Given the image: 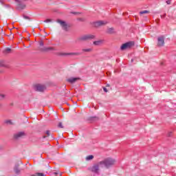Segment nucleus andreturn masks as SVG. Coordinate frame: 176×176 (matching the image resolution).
<instances>
[{
  "label": "nucleus",
  "mask_w": 176,
  "mask_h": 176,
  "mask_svg": "<svg viewBox=\"0 0 176 176\" xmlns=\"http://www.w3.org/2000/svg\"><path fill=\"white\" fill-rule=\"evenodd\" d=\"M115 164V160L112 158H107L103 161L99 162L100 167L102 168L105 167L106 168H109V167H112Z\"/></svg>",
  "instance_id": "nucleus-1"
},
{
  "label": "nucleus",
  "mask_w": 176,
  "mask_h": 176,
  "mask_svg": "<svg viewBox=\"0 0 176 176\" xmlns=\"http://www.w3.org/2000/svg\"><path fill=\"white\" fill-rule=\"evenodd\" d=\"M92 39H96L94 34H85L80 36L78 41H79V42H86L87 41H92Z\"/></svg>",
  "instance_id": "nucleus-2"
},
{
  "label": "nucleus",
  "mask_w": 176,
  "mask_h": 176,
  "mask_svg": "<svg viewBox=\"0 0 176 176\" xmlns=\"http://www.w3.org/2000/svg\"><path fill=\"white\" fill-rule=\"evenodd\" d=\"M133 46H134V42H126L121 45L120 50H126V49H130L131 47H133Z\"/></svg>",
  "instance_id": "nucleus-3"
},
{
  "label": "nucleus",
  "mask_w": 176,
  "mask_h": 176,
  "mask_svg": "<svg viewBox=\"0 0 176 176\" xmlns=\"http://www.w3.org/2000/svg\"><path fill=\"white\" fill-rule=\"evenodd\" d=\"M34 89L36 91H39L40 93H43L46 90V85L37 84L35 85Z\"/></svg>",
  "instance_id": "nucleus-4"
},
{
  "label": "nucleus",
  "mask_w": 176,
  "mask_h": 176,
  "mask_svg": "<svg viewBox=\"0 0 176 176\" xmlns=\"http://www.w3.org/2000/svg\"><path fill=\"white\" fill-rule=\"evenodd\" d=\"M25 135V132L24 131H20L18 133H16L14 134V140H20V138H22V137H24Z\"/></svg>",
  "instance_id": "nucleus-5"
},
{
  "label": "nucleus",
  "mask_w": 176,
  "mask_h": 176,
  "mask_svg": "<svg viewBox=\"0 0 176 176\" xmlns=\"http://www.w3.org/2000/svg\"><path fill=\"white\" fill-rule=\"evenodd\" d=\"M21 168H20V164L16 162L14 166V171L16 175H20V173H21Z\"/></svg>",
  "instance_id": "nucleus-6"
},
{
  "label": "nucleus",
  "mask_w": 176,
  "mask_h": 176,
  "mask_svg": "<svg viewBox=\"0 0 176 176\" xmlns=\"http://www.w3.org/2000/svg\"><path fill=\"white\" fill-rule=\"evenodd\" d=\"M157 46H159V47L164 46V36H161L157 38Z\"/></svg>",
  "instance_id": "nucleus-7"
},
{
  "label": "nucleus",
  "mask_w": 176,
  "mask_h": 176,
  "mask_svg": "<svg viewBox=\"0 0 176 176\" xmlns=\"http://www.w3.org/2000/svg\"><path fill=\"white\" fill-rule=\"evenodd\" d=\"M99 168H100V162H98V164H95L92 166L91 171L92 173H95L96 174H97V173H98Z\"/></svg>",
  "instance_id": "nucleus-8"
},
{
  "label": "nucleus",
  "mask_w": 176,
  "mask_h": 176,
  "mask_svg": "<svg viewBox=\"0 0 176 176\" xmlns=\"http://www.w3.org/2000/svg\"><path fill=\"white\" fill-rule=\"evenodd\" d=\"M78 80H79V78L71 77L67 80V82H68L69 83H71V85H74V83H75Z\"/></svg>",
  "instance_id": "nucleus-9"
},
{
  "label": "nucleus",
  "mask_w": 176,
  "mask_h": 176,
  "mask_svg": "<svg viewBox=\"0 0 176 176\" xmlns=\"http://www.w3.org/2000/svg\"><path fill=\"white\" fill-rule=\"evenodd\" d=\"M40 52H50L51 50H54V47H43L39 48Z\"/></svg>",
  "instance_id": "nucleus-10"
},
{
  "label": "nucleus",
  "mask_w": 176,
  "mask_h": 176,
  "mask_svg": "<svg viewBox=\"0 0 176 176\" xmlns=\"http://www.w3.org/2000/svg\"><path fill=\"white\" fill-rule=\"evenodd\" d=\"M105 25V23H92L91 26L94 27L95 28H100V27H102Z\"/></svg>",
  "instance_id": "nucleus-11"
},
{
  "label": "nucleus",
  "mask_w": 176,
  "mask_h": 176,
  "mask_svg": "<svg viewBox=\"0 0 176 176\" xmlns=\"http://www.w3.org/2000/svg\"><path fill=\"white\" fill-rule=\"evenodd\" d=\"M103 43H104L103 40H98V41H94L93 44L94 45V46H100V45H102Z\"/></svg>",
  "instance_id": "nucleus-12"
},
{
  "label": "nucleus",
  "mask_w": 176,
  "mask_h": 176,
  "mask_svg": "<svg viewBox=\"0 0 176 176\" xmlns=\"http://www.w3.org/2000/svg\"><path fill=\"white\" fill-rule=\"evenodd\" d=\"M3 54H9L12 53V49L9 47H6L3 51Z\"/></svg>",
  "instance_id": "nucleus-13"
},
{
  "label": "nucleus",
  "mask_w": 176,
  "mask_h": 176,
  "mask_svg": "<svg viewBox=\"0 0 176 176\" xmlns=\"http://www.w3.org/2000/svg\"><path fill=\"white\" fill-rule=\"evenodd\" d=\"M107 34H115V29L113 28H109L107 30Z\"/></svg>",
  "instance_id": "nucleus-14"
},
{
  "label": "nucleus",
  "mask_w": 176,
  "mask_h": 176,
  "mask_svg": "<svg viewBox=\"0 0 176 176\" xmlns=\"http://www.w3.org/2000/svg\"><path fill=\"white\" fill-rule=\"evenodd\" d=\"M98 117L97 116H92V117H89V120L90 122H97V120H98Z\"/></svg>",
  "instance_id": "nucleus-15"
},
{
  "label": "nucleus",
  "mask_w": 176,
  "mask_h": 176,
  "mask_svg": "<svg viewBox=\"0 0 176 176\" xmlns=\"http://www.w3.org/2000/svg\"><path fill=\"white\" fill-rule=\"evenodd\" d=\"M60 27L64 31H67V23H60Z\"/></svg>",
  "instance_id": "nucleus-16"
},
{
  "label": "nucleus",
  "mask_w": 176,
  "mask_h": 176,
  "mask_svg": "<svg viewBox=\"0 0 176 176\" xmlns=\"http://www.w3.org/2000/svg\"><path fill=\"white\" fill-rule=\"evenodd\" d=\"M94 159V155H90L86 157L85 160H87V162H89V160H93Z\"/></svg>",
  "instance_id": "nucleus-17"
},
{
  "label": "nucleus",
  "mask_w": 176,
  "mask_h": 176,
  "mask_svg": "<svg viewBox=\"0 0 176 176\" xmlns=\"http://www.w3.org/2000/svg\"><path fill=\"white\" fill-rule=\"evenodd\" d=\"M80 53L79 52H70V53H67V56H79Z\"/></svg>",
  "instance_id": "nucleus-18"
},
{
  "label": "nucleus",
  "mask_w": 176,
  "mask_h": 176,
  "mask_svg": "<svg viewBox=\"0 0 176 176\" xmlns=\"http://www.w3.org/2000/svg\"><path fill=\"white\" fill-rule=\"evenodd\" d=\"M150 12L148 10H143L140 12V16H142V14H149Z\"/></svg>",
  "instance_id": "nucleus-19"
},
{
  "label": "nucleus",
  "mask_w": 176,
  "mask_h": 176,
  "mask_svg": "<svg viewBox=\"0 0 176 176\" xmlns=\"http://www.w3.org/2000/svg\"><path fill=\"white\" fill-rule=\"evenodd\" d=\"M57 56H60V57H64L67 56V52H58Z\"/></svg>",
  "instance_id": "nucleus-20"
},
{
  "label": "nucleus",
  "mask_w": 176,
  "mask_h": 176,
  "mask_svg": "<svg viewBox=\"0 0 176 176\" xmlns=\"http://www.w3.org/2000/svg\"><path fill=\"white\" fill-rule=\"evenodd\" d=\"M4 123L6 124H10V126L13 125V122H12V120H6Z\"/></svg>",
  "instance_id": "nucleus-21"
},
{
  "label": "nucleus",
  "mask_w": 176,
  "mask_h": 176,
  "mask_svg": "<svg viewBox=\"0 0 176 176\" xmlns=\"http://www.w3.org/2000/svg\"><path fill=\"white\" fill-rule=\"evenodd\" d=\"M31 176H45V174L43 173H36L34 175H32Z\"/></svg>",
  "instance_id": "nucleus-22"
},
{
  "label": "nucleus",
  "mask_w": 176,
  "mask_h": 176,
  "mask_svg": "<svg viewBox=\"0 0 176 176\" xmlns=\"http://www.w3.org/2000/svg\"><path fill=\"white\" fill-rule=\"evenodd\" d=\"M52 21H53V19L47 18L44 21V23H52Z\"/></svg>",
  "instance_id": "nucleus-23"
},
{
  "label": "nucleus",
  "mask_w": 176,
  "mask_h": 176,
  "mask_svg": "<svg viewBox=\"0 0 176 176\" xmlns=\"http://www.w3.org/2000/svg\"><path fill=\"white\" fill-rule=\"evenodd\" d=\"M45 134L47 135V136H46V135H44V136L43 137V138H46V137L50 136V131H47L45 132Z\"/></svg>",
  "instance_id": "nucleus-24"
},
{
  "label": "nucleus",
  "mask_w": 176,
  "mask_h": 176,
  "mask_svg": "<svg viewBox=\"0 0 176 176\" xmlns=\"http://www.w3.org/2000/svg\"><path fill=\"white\" fill-rule=\"evenodd\" d=\"M69 13L70 14H74V16H78V14H80V13L76 12H69Z\"/></svg>",
  "instance_id": "nucleus-25"
},
{
  "label": "nucleus",
  "mask_w": 176,
  "mask_h": 176,
  "mask_svg": "<svg viewBox=\"0 0 176 176\" xmlns=\"http://www.w3.org/2000/svg\"><path fill=\"white\" fill-rule=\"evenodd\" d=\"M78 21H81L82 23H85V21H86V18H85V17L79 18Z\"/></svg>",
  "instance_id": "nucleus-26"
},
{
  "label": "nucleus",
  "mask_w": 176,
  "mask_h": 176,
  "mask_svg": "<svg viewBox=\"0 0 176 176\" xmlns=\"http://www.w3.org/2000/svg\"><path fill=\"white\" fill-rule=\"evenodd\" d=\"M0 67H6V66L5 65V61H3V60H0Z\"/></svg>",
  "instance_id": "nucleus-27"
},
{
  "label": "nucleus",
  "mask_w": 176,
  "mask_h": 176,
  "mask_svg": "<svg viewBox=\"0 0 176 176\" xmlns=\"http://www.w3.org/2000/svg\"><path fill=\"white\" fill-rule=\"evenodd\" d=\"M91 51V48H88V49H83L82 52H85L87 53H89V52Z\"/></svg>",
  "instance_id": "nucleus-28"
},
{
  "label": "nucleus",
  "mask_w": 176,
  "mask_h": 176,
  "mask_svg": "<svg viewBox=\"0 0 176 176\" xmlns=\"http://www.w3.org/2000/svg\"><path fill=\"white\" fill-rule=\"evenodd\" d=\"M58 127H59V129H64V126H63V123L62 122H59L58 123Z\"/></svg>",
  "instance_id": "nucleus-29"
},
{
  "label": "nucleus",
  "mask_w": 176,
  "mask_h": 176,
  "mask_svg": "<svg viewBox=\"0 0 176 176\" xmlns=\"http://www.w3.org/2000/svg\"><path fill=\"white\" fill-rule=\"evenodd\" d=\"M5 150V145L0 144V151H4Z\"/></svg>",
  "instance_id": "nucleus-30"
},
{
  "label": "nucleus",
  "mask_w": 176,
  "mask_h": 176,
  "mask_svg": "<svg viewBox=\"0 0 176 176\" xmlns=\"http://www.w3.org/2000/svg\"><path fill=\"white\" fill-rule=\"evenodd\" d=\"M103 91H104V93H108V89L105 87H103Z\"/></svg>",
  "instance_id": "nucleus-31"
},
{
  "label": "nucleus",
  "mask_w": 176,
  "mask_h": 176,
  "mask_svg": "<svg viewBox=\"0 0 176 176\" xmlns=\"http://www.w3.org/2000/svg\"><path fill=\"white\" fill-rule=\"evenodd\" d=\"M39 45L40 46H45V43H43V41H40Z\"/></svg>",
  "instance_id": "nucleus-32"
},
{
  "label": "nucleus",
  "mask_w": 176,
  "mask_h": 176,
  "mask_svg": "<svg viewBox=\"0 0 176 176\" xmlns=\"http://www.w3.org/2000/svg\"><path fill=\"white\" fill-rule=\"evenodd\" d=\"M166 3H167V5H170L171 4V0H167Z\"/></svg>",
  "instance_id": "nucleus-33"
},
{
  "label": "nucleus",
  "mask_w": 176,
  "mask_h": 176,
  "mask_svg": "<svg viewBox=\"0 0 176 176\" xmlns=\"http://www.w3.org/2000/svg\"><path fill=\"white\" fill-rule=\"evenodd\" d=\"M172 134H173V132H169L168 133V137H171Z\"/></svg>",
  "instance_id": "nucleus-34"
},
{
  "label": "nucleus",
  "mask_w": 176,
  "mask_h": 176,
  "mask_svg": "<svg viewBox=\"0 0 176 176\" xmlns=\"http://www.w3.org/2000/svg\"><path fill=\"white\" fill-rule=\"evenodd\" d=\"M16 2H17L19 3V5H21V1H19V0H16Z\"/></svg>",
  "instance_id": "nucleus-35"
},
{
  "label": "nucleus",
  "mask_w": 176,
  "mask_h": 176,
  "mask_svg": "<svg viewBox=\"0 0 176 176\" xmlns=\"http://www.w3.org/2000/svg\"><path fill=\"white\" fill-rule=\"evenodd\" d=\"M0 96H1V98H5V95L4 94H1Z\"/></svg>",
  "instance_id": "nucleus-36"
},
{
  "label": "nucleus",
  "mask_w": 176,
  "mask_h": 176,
  "mask_svg": "<svg viewBox=\"0 0 176 176\" xmlns=\"http://www.w3.org/2000/svg\"><path fill=\"white\" fill-rule=\"evenodd\" d=\"M0 3H1V5H3V0H0Z\"/></svg>",
  "instance_id": "nucleus-37"
},
{
  "label": "nucleus",
  "mask_w": 176,
  "mask_h": 176,
  "mask_svg": "<svg viewBox=\"0 0 176 176\" xmlns=\"http://www.w3.org/2000/svg\"><path fill=\"white\" fill-rule=\"evenodd\" d=\"M54 175H58V173H57V172H54Z\"/></svg>",
  "instance_id": "nucleus-38"
},
{
  "label": "nucleus",
  "mask_w": 176,
  "mask_h": 176,
  "mask_svg": "<svg viewBox=\"0 0 176 176\" xmlns=\"http://www.w3.org/2000/svg\"><path fill=\"white\" fill-rule=\"evenodd\" d=\"M58 23H64V21H60V20H58Z\"/></svg>",
  "instance_id": "nucleus-39"
},
{
  "label": "nucleus",
  "mask_w": 176,
  "mask_h": 176,
  "mask_svg": "<svg viewBox=\"0 0 176 176\" xmlns=\"http://www.w3.org/2000/svg\"><path fill=\"white\" fill-rule=\"evenodd\" d=\"M71 27V25H69L68 23L67 24V28Z\"/></svg>",
  "instance_id": "nucleus-40"
},
{
  "label": "nucleus",
  "mask_w": 176,
  "mask_h": 176,
  "mask_svg": "<svg viewBox=\"0 0 176 176\" xmlns=\"http://www.w3.org/2000/svg\"><path fill=\"white\" fill-rule=\"evenodd\" d=\"M23 19H30V18H28V16H23Z\"/></svg>",
  "instance_id": "nucleus-41"
},
{
  "label": "nucleus",
  "mask_w": 176,
  "mask_h": 176,
  "mask_svg": "<svg viewBox=\"0 0 176 176\" xmlns=\"http://www.w3.org/2000/svg\"><path fill=\"white\" fill-rule=\"evenodd\" d=\"M97 23H104V21H97Z\"/></svg>",
  "instance_id": "nucleus-42"
},
{
  "label": "nucleus",
  "mask_w": 176,
  "mask_h": 176,
  "mask_svg": "<svg viewBox=\"0 0 176 176\" xmlns=\"http://www.w3.org/2000/svg\"><path fill=\"white\" fill-rule=\"evenodd\" d=\"M134 59H131V63H133Z\"/></svg>",
  "instance_id": "nucleus-43"
},
{
  "label": "nucleus",
  "mask_w": 176,
  "mask_h": 176,
  "mask_svg": "<svg viewBox=\"0 0 176 176\" xmlns=\"http://www.w3.org/2000/svg\"><path fill=\"white\" fill-rule=\"evenodd\" d=\"M10 105H11V107H12V105H13V103H11V104H10Z\"/></svg>",
  "instance_id": "nucleus-44"
},
{
  "label": "nucleus",
  "mask_w": 176,
  "mask_h": 176,
  "mask_svg": "<svg viewBox=\"0 0 176 176\" xmlns=\"http://www.w3.org/2000/svg\"><path fill=\"white\" fill-rule=\"evenodd\" d=\"M0 74H2V71H0Z\"/></svg>",
  "instance_id": "nucleus-45"
},
{
  "label": "nucleus",
  "mask_w": 176,
  "mask_h": 176,
  "mask_svg": "<svg viewBox=\"0 0 176 176\" xmlns=\"http://www.w3.org/2000/svg\"><path fill=\"white\" fill-rule=\"evenodd\" d=\"M67 105H69V104L67 103Z\"/></svg>",
  "instance_id": "nucleus-46"
}]
</instances>
